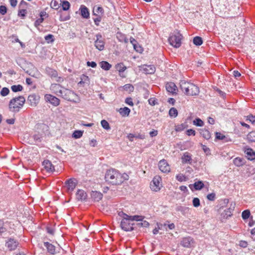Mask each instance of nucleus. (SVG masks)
<instances>
[{
    "instance_id": "obj_6",
    "label": "nucleus",
    "mask_w": 255,
    "mask_h": 255,
    "mask_svg": "<svg viewBox=\"0 0 255 255\" xmlns=\"http://www.w3.org/2000/svg\"><path fill=\"white\" fill-rule=\"evenodd\" d=\"M16 108V98H12L9 104V112L8 116L12 118L10 119H7L6 122L8 124H13L15 122V111Z\"/></svg>"
},
{
    "instance_id": "obj_42",
    "label": "nucleus",
    "mask_w": 255,
    "mask_h": 255,
    "mask_svg": "<svg viewBox=\"0 0 255 255\" xmlns=\"http://www.w3.org/2000/svg\"><path fill=\"white\" fill-rule=\"evenodd\" d=\"M104 13V9L101 6H98L94 8L93 10V14L98 15L99 14H103Z\"/></svg>"
},
{
    "instance_id": "obj_35",
    "label": "nucleus",
    "mask_w": 255,
    "mask_h": 255,
    "mask_svg": "<svg viewBox=\"0 0 255 255\" xmlns=\"http://www.w3.org/2000/svg\"><path fill=\"white\" fill-rule=\"evenodd\" d=\"M234 164L238 167L241 166L244 164L243 159L240 157H236L233 160Z\"/></svg>"
},
{
    "instance_id": "obj_47",
    "label": "nucleus",
    "mask_w": 255,
    "mask_h": 255,
    "mask_svg": "<svg viewBox=\"0 0 255 255\" xmlns=\"http://www.w3.org/2000/svg\"><path fill=\"white\" fill-rule=\"evenodd\" d=\"M83 131H81V130H75L73 134H72V136L73 137L75 138H80L82 135H83Z\"/></svg>"
},
{
    "instance_id": "obj_62",
    "label": "nucleus",
    "mask_w": 255,
    "mask_h": 255,
    "mask_svg": "<svg viewBox=\"0 0 255 255\" xmlns=\"http://www.w3.org/2000/svg\"><path fill=\"white\" fill-rule=\"evenodd\" d=\"M7 11V8L6 6L4 5H0V13L2 15H4L6 13Z\"/></svg>"
},
{
    "instance_id": "obj_12",
    "label": "nucleus",
    "mask_w": 255,
    "mask_h": 255,
    "mask_svg": "<svg viewBox=\"0 0 255 255\" xmlns=\"http://www.w3.org/2000/svg\"><path fill=\"white\" fill-rule=\"evenodd\" d=\"M158 167L160 170L164 173L169 172L170 170L169 164L165 159H162L159 162Z\"/></svg>"
},
{
    "instance_id": "obj_34",
    "label": "nucleus",
    "mask_w": 255,
    "mask_h": 255,
    "mask_svg": "<svg viewBox=\"0 0 255 255\" xmlns=\"http://www.w3.org/2000/svg\"><path fill=\"white\" fill-rule=\"evenodd\" d=\"M60 5L62 6V9L64 11L68 10L70 7V3L67 0H60Z\"/></svg>"
},
{
    "instance_id": "obj_2",
    "label": "nucleus",
    "mask_w": 255,
    "mask_h": 255,
    "mask_svg": "<svg viewBox=\"0 0 255 255\" xmlns=\"http://www.w3.org/2000/svg\"><path fill=\"white\" fill-rule=\"evenodd\" d=\"M119 215L123 218L121 222V227L123 230L127 232L131 231L133 230V225L134 224L131 223L130 221H142V219L144 218V217L142 216H129L123 212H120Z\"/></svg>"
},
{
    "instance_id": "obj_31",
    "label": "nucleus",
    "mask_w": 255,
    "mask_h": 255,
    "mask_svg": "<svg viewBox=\"0 0 255 255\" xmlns=\"http://www.w3.org/2000/svg\"><path fill=\"white\" fill-rule=\"evenodd\" d=\"M25 99L24 97L19 96L17 97V104L19 106H17V112L19 111V109L24 104Z\"/></svg>"
},
{
    "instance_id": "obj_58",
    "label": "nucleus",
    "mask_w": 255,
    "mask_h": 255,
    "mask_svg": "<svg viewBox=\"0 0 255 255\" xmlns=\"http://www.w3.org/2000/svg\"><path fill=\"white\" fill-rule=\"evenodd\" d=\"M9 90L7 88H3L0 91V95L2 96H5L9 93Z\"/></svg>"
},
{
    "instance_id": "obj_32",
    "label": "nucleus",
    "mask_w": 255,
    "mask_h": 255,
    "mask_svg": "<svg viewBox=\"0 0 255 255\" xmlns=\"http://www.w3.org/2000/svg\"><path fill=\"white\" fill-rule=\"evenodd\" d=\"M101 67L105 70H109L112 67V65L107 61H103L100 63Z\"/></svg>"
},
{
    "instance_id": "obj_17",
    "label": "nucleus",
    "mask_w": 255,
    "mask_h": 255,
    "mask_svg": "<svg viewBox=\"0 0 255 255\" xmlns=\"http://www.w3.org/2000/svg\"><path fill=\"white\" fill-rule=\"evenodd\" d=\"M235 206V203L231 204V206L228 209L225 210L224 212L222 214V216L224 218L227 219L228 217H231L233 214V212L234 210Z\"/></svg>"
},
{
    "instance_id": "obj_24",
    "label": "nucleus",
    "mask_w": 255,
    "mask_h": 255,
    "mask_svg": "<svg viewBox=\"0 0 255 255\" xmlns=\"http://www.w3.org/2000/svg\"><path fill=\"white\" fill-rule=\"evenodd\" d=\"M127 137L129 141H133V138H138V139H144L145 135L144 134H140V133H138V134H134L132 133H129Z\"/></svg>"
},
{
    "instance_id": "obj_14",
    "label": "nucleus",
    "mask_w": 255,
    "mask_h": 255,
    "mask_svg": "<svg viewBox=\"0 0 255 255\" xmlns=\"http://www.w3.org/2000/svg\"><path fill=\"white\" fill-rule=\"evenodd\" d=\"M65 184L67 185V188L68 191H72L77 185V181L75 178H70L65 182Z\"/></svg>"
},
{
    "instance_id": "obj_29",
    "label": "nucleus",
    "mask_w": 255,
    "mask_h": 255,
    "mask_svg": "<svg viewBox=\"0 0 255 255\" xmlns=\"http://www.w3.org/2000/svg\"><path fill=\"white\" fill-rule=\"evenodd\" d=\"M200 133L206 139H209L211 137V133L206 128L201 129Z\"/></svg>"
},
{
    "instance_id": "obj_61",
    "label": "nucleus",
    "mask_w": 255,
    "mask_h": 255,
    "mask_svg": "<svg viewBox=\"0 0 255 255\" xmlns=\"http://www.w3.org/2000/svg\"><path fill=\"white\" fill-rule=\"evenodd\" d=\"M27 3L24 1L23 0H21L19 4V8L26 9L27 6Z\"/></svg>"
},
{
    "instance_id": "obj_57",
    "label": "nucleus",
    "mask_w": 255,
    "mask_h": 255,
    "mask_svg": "<svg viewBox=\"0 0 255 255\" xmlns=\"http://www.w3.org/2000/svg\"><path fill=\"white\" fill-rule=\"evenodd\" d=\"M207 198L209 201H213L215 200L216 194L215 193H211L207 195Z\"/></svg>"
},
{
    "instance_id": "obj_53",
    "label": "nucleus",
    "mask_w": 255,
    "mask_h": 255,
    "mask_svg": "<svg viewBox=\"0 0 255 255\" xmlns=\"http://www.w3.org/2000/svg\"><path fill=\"white\" fill-rule=\"evenodd\" d=\"M44 20V18H38L37 19H36L35 20V21L34 22V26L37 28L38 29V27L40 25V24L41 23H42L43 22Z\"/></svg>"
},
{
    "instance_id": "obj_64",
    "label": "nucleus",
    "mask_w": 255,
    "mask_h": 255,
    "mask_svg": "<svg viewBox=\"0 0 255 255\" xmlns=\"http://www.w3.org/2000/svg\"><path fill=\"white\" fill-rule=\"evenodd\" d=\"M125 103L130 106H133L132 99L131 98H127L125 100Z\"/></svg>"
},
{
    "instance_id": "obj_3",
    "label": "nucleus",
    "mask_w": 255,
    "mask_h": 255,
    "mask_svg": "<svg viewBox=\"0 0 255 255\" xmlns=\"http://www.w3.org/2000/svg\"><path fill=\"white\" fill-rule=\"evenodd\" d=\"M180 84L181 89L186 95L196 96L199 93V87L191 83L181 81Z\"/></svg>"
},
{
    "instance_id": "obj_13",
    "label": "nucleus",
    "mask_w": 255,
    "mask_h": 255,
    "mask_svg": "<svg viewBox=\"0 0 255 255\" xmlns=\"http://www.w3.org/2000/svg\"><path fill=\"white\" fill-rule=\"evenodd\" d=\"M40 97L39 96L33 94L30 95L27 99V102L31 106H36L39 103Z\"/></svg>"
},
{
    "instance_id": "obj_51",
    "label": "nucleus",
    "mask_w": 255,
    "mask_h": 255,
    "mask_svg": "<svg viewBox=\"0 0 255 255\" xmlns=\"http://www.w3.org/2000/svg\"><path fill=\"white\" fill-rule=\"evenodd\" d=\"M157 226H158V227L155 228L154 229H153V230L152 231L153 234L154 235L157 234L158 233L159 230L161 229L162 227H163L164 228H165L166 227V224H165V223H164L163 224H160V225L157 224Z\"/></svg>"
},
{
    "instance_id": "obj_27",
    "label": "nucleus",
    "mask_w": 255,
    "mask_h": 255,
    "mask_svg": "<svg viewBox=\"0 0 255 255\" xmlns=\"http://www.w3.org/2000/svg\"><path fill=\"white\" fill-rule=\"evenodd\" d=\"M76 196L79 200H83L86 198L87 194L84 190L79 189L76 193Z\"/></svg>"
},
{
    "instance_id": "obj_28",
    "label": "nucleus",
    "mask_w": 255,
    "mask_h": 255,
    "mask_svg": "<svg viewBox=\"0 0 255 255\" xmlns=\"http://www.w3.org/2000/svg\"><path fill=\"white\" fill-rule=\"evenodd\" d=\"M118 111L122 117H128L130 112V110L128 107H124L120 108Z\"/></svg>"
},
{
    "instance_id": "obj_40",
    "label": "nucleus",
    "mask_w": 255,
    "mask_h": 255,
    "mask_svg": "<svg viewBox=\"0 0 255 255\" xmlns=\"http://www.w3.org/2000/svg\"><path fill=\"white\" fill-rule=\"evenodd\" d=\"M59 0H52L51 2V8L58 9L60 7V4L59 3Z\"/></svg>"
},
{
    "instance_id": "obj_30",
    "label": "nucleus",
    "mask_w": 255,
    "mask_h": 255,
    "mask_svg": "<svg viewBox=\"0 0 255 255\" xmlns=\"http://www.w3.org/2000/svg\"><path fill=\"white\" fill-rule=\"evenodd\" d=\"M192 185H190L189 187L191 189V186ZM193 186H194V188L195 190H201L204 186V184L203 182L201 181H198L197 182H195L193 184Z\"/></svg>"
},
{
    "instance_id": "obj_21",
    "label": "nucleus",
    "mask_w": 255,
    "mask_h": 255,
    "mask_svg": "<svg viewBox=\"0 0 255 255\" xmlns=\"http://www.w3.org/2000/svg\"><path fill=\"white\" fill-rule=\"evenodd\" d=\"M44 246L46 248L47 252L51 255L56 254V248L52 244L48 242H44Z\"/></svg>"
},
{
    "instance_id": "obj_49",
    "label": "nucleus",
    "mask_w": 255,
    "mask_h": 255,
    "mask_svg": "<svg viewBox=\"0 0 255 255\" xmlns=\"http://www.w3.org/2000/svg\"><path fill=\"white\" fill-rule=\"evenodd\" d=\"M193 124L198 127L204 126V122L199 118H196L193 121Z\"/></svg>"
},
{
    "instance_id": "obj_45",
    "label": "nucleus",
    "mask_w": 255,
    "mask_h": 255,
    "mask_svg": "<svg viewBox=\"0 0 255 255\" xmlns=\"http://www.w3.org/2000/svg\"><path fill=\"white\" fill-rule=\"evenodd\" d=\"M186 125L184 124H181L175 126V130L177 132H180L186 128Z\"/></svg>"
},
{
    "instance_id": "obj_22",
    "label": "nucleus",
    "mask_w": 255,
    "mask_h": 255,
    "mask_svg": "<svg viewBox=\"0 0 255 255\" xmlns=\"http://www.w3.org/2000/svg\"><path fill=\"white\" fill-rule=\"evenodd\" d=\"M166 89L167 92L172 94H176L177 91V87L173 82H169L166 84Z\"/></svg>"
},
{
    "instance_id": "obj_41",
    "label": "nucleus",
    "mask_w": 255,
    "mask_h": 255,
    "mask_svg": "<svg viewBox=\"0 0 255 255\" xmlns=\"http://www.w3.org/2000/svg\"><path fill=\"white\" fill-rule=\"evenodd\" d=\"M169 115L171 117L175 118L178 115V111L175 108H171L169 111Z\"/></svg>"
},
{
    "instance_id": "obj_48",
    "label": "nucleus",
    "mask_w": 255,
    "mask_h": 255,
    "mask_svg": "<svg viewBox=\"0 0 255 255\" xmlns=\"http://www.w3.org/2000/svg\"><path fill=\"white\" fill-rule=\"evenodd\" d=\"M123 88L125 91L128 92H132L134 90L133 86L131 84H126L124 86Z\"/></svg>"
},
{
    "instance_id": "obj_10",
    "label": "nucleus",
    "mask_w": 255,
    "mask_h": 255,
    "mask_svg": "<svg viewBox=\"0 0 255 255\" xmlns=\"http://www.w3.org/2000/svg\"><path fill=\"white\" fill-rule=\"evenodd\" d=\"M64 87L58 84H52L50 87V90L51 92L57 96L60 97L62 94V91Z\"/></svg>"
},
{
    "instance_id": "obj_36",
    "label": "nucleus",
    "mask_w": 255,
    "mask_h": 255,
    "mask_svg": "<svg viewBox=\"0 0 255 255\" xmlns=\"http://www.w3.org/2000/svg\"><path fill=\"white\" fill-rule=\"evenodd\" d=\"M216 138L219 140H224L226 142L231 141V139H228L227 137H226L224 135L219 132H216Z\"/></svg>"
},
{
    "instance_id": "obj_56",
    "label": "nucleus",
    "mask_w": 255,
    "mask_h": 255,
    "mask_svg": "<svg viewBox=\"0 0 255 255\" xmlns=\"http://www.w3.org/2000/svg\"><path fill=\"white\" fill-rule=\"evenodd\" d=\"M81 80H83L84 81V82H85V83H86V84H88V85L89 84L90 79L89 78V77L87 76H86L84 74L82 75L81 76Z\"/></svg>"
},
{
    "instance_id": "obj_20",
    "label": "nucleus",
    "mask_w": 255,
    "mask_h": 255,
    "mask_svg": "<svg viewBox=\"0 0 255 255\" xmlns=\"http://www.w3.org/2000/svg\"><path fill=\"white\" fill-rule=\"evenodd\" d=\"M246 157L250 160H253L255 159V152L251 148H245Z\"/></svg>"
},
{
    "instance_id": "obj_52",
    "label": "nucleus",
    "mask_w": 255,
    "mask_h": 255,
    "mask_svg": "<svg viewBox=\"0 0 255 255\" xmlns=\"http://www.w3.org/2000/svg\"><path fill=\"white\" fill-rule=\"evenodd\" d=\"M44 38L45 40L47 42V43L53 42L54 40V36L51 34L46 35Z\"/></svg>"
},
{
    "instance_id": "obj_16",
    "label": "nucleus",
    "mask_w": 255,
    "mask_h": 255,
    "mask_svg": "<svg viewBox=\"0 0 255 255\" xmlns=\"http://www.w3.org/2000/svg\"><path fill=\"white\" fill-rule=\"evenodd\" d=\"M42 165L47 172H53L55 170L54 166L49 160H44L42 162Z\"/></svg>"
},
{
    "instance_id": "obj_9",
    "label": "nucleus",
    "mask_w": 255,
    "mask_h": 255,
    "mask_svg": "<svg viewBox=\"0 0 255 255\" xmlns=\"http://www.w3.org/2000/svg\"><path fill=\"white\" fill-rule=\"evenodd\" d=\"M96 39L95 41V46L100 51H102L105 48V39L101 34H97L96 35Z\"/></svg>"
},
{
    "instance_id": "obj_11",
    "label": "nucleus",
    "mask_w": 255,
    "mask_h": 255,
    "mask_svg": "<svg viewBox=\"0 0 255 255\" xmlns=\"http://www.w3.org/2000/svg\"><path fill=\"white\" fill-rule=\"evenodd\" d=\"M44 98L46 102L50 103L54 106L56 107L60 104V100L51 94H46Z\"/></svg>"
},
{
    "instance_id": "obj_8",
    "label": "nucleus",
    "mask_w": 255,
    "mask_h": 255,
    "mask_svg": "<svg viewBox=\"0 0 255 255\" xmlns=\"http://www.w3.org/2000/svg\"><path fill=\"white\" fill-rule=\"evenodd\" d=\"M46 74L52 79H55L58 82H62L64 81L63 77H59L57 71L50 67H46L45 69Z\"/></svg>"
},
{
    "instance_id": "obj_23",
    "label": "nucleus",
    "mask_w": 255,
    "mask_h": 255,
    "mask_svg": "<svg viewBox=\"0 0 255 255\" xmlns=\"http://www.w3.org/2000/svg\"><path fill=\"white\" fill-rule=\"evenodd\" d=\"M143 69L145 73L147 74H153L155 71V67L152 65H145L143 66Z\"/></svg>"
},
{
    "instance_id": "obj_54",
    "label": "nucleus",
    "mask_w": 255,
    "mask_h": 255,
    "mask_svg": "<svg viewBox=\"0 0 255 255\" xmlns=\"http://www.w3.org/2000/svg\"><path fill=\"white\" fill-rule=\"evenodd\" d=\"M192 202L193 205L195 207H198L200 205V201L198 198H194Z\"/></svg>"
},
{
    "instance_id": "obj_46",
    "label": "nucleus",
    "mask_w": 255,
    "mask_h": 255,
    "mask_svg": "<svg viewBox=\"0 0 255 255\" xmlns=\"http://www.w3.org/2000/svg\"><path fill=\"white\" fill-rule=\"evenodd\" d=\"M27 12L26 9H23V8L21 9L19 8V9L18 12V15L19 17H21L22 18H24L25 17V16H26Z\"/></svg>"
},
{
    "instance_id": "obj_5",
    "label": "nucleus",
    "mask_w": 255,
    "mask_h": 255,
    "mask_svg": "<svg viewBox=\"0 0 255 255\" xmlns=\"http://www.w3.org/2000/svg\"><path fill=\"white\" fill-rule=\"evenodd\" d=\"M182 38V35L179 32H176L170 34L168 41L174 47L178 48L181 45Z\"/></svg>"
},
{
    "instance_id": "obj_55",
    "label": "nucleus",
    "mask_w": 255,
    "mask_h": 255,
    "mask_svg": "<svg viewBox=\"0 0 255 255\" xmlns=\"http://www.w3.org/2000/svg\"><path fill=\"white\" fill-rule=\"evenodd\" d=\"M176 179L178 181H180V182H182L183 181H185L186 179V177L185 176V175L182 174H177L176 176Z\"/></svg>"
},
{
    "instance_id": "obj_63",
    "label": "nucleus",
    "mask_w": 255,
    "mask_h": 255,
    "mask_svg": "<svg viewBox=\"0 0 255 255\" xmlns=\"http://www.w3.org/2000/svg\"><path fill=\"white\" fill-rule=\"evenodd\" d=\"M143 219L144 218L142 219V221H141L142 222L141 223H139L138 224L143 227H148L149 226V223L147 221L143 220Z\"/></svg>"
},
{
    "instance_id": "obj_37",
    "label": "nucleus",
    "mask_w": 255,
    "mask_h": 255,
    "mask_svg": "<svg viewBox=\"0 0 255 255\" xmlns=\"http://www.w3.org/2000/svg\"><path fill=\"white\" fill-rule=\"evenodd\" d=\"M31 137L34 139V141L35 144H38L41 142L42 139L41 134L38 133H35L33 134Z\"/></svg>"
},
{
    "instance_id": "obj_43",
    "label": "nucleus",
    "mask_w": 255,
    "mask_h": 255,
    "mask_svg": "<svg viewBox=\"0 0 255 255\" xmlns=\"http://www.w3.org/2000/svg\"><path fill=\"white\" fill-rule=\"evenodd\" d=\"M247 139L250 142H255V131L250 132L247 135Z\"/></svg>"
},
{
    "instance_id": "obj_39",
    "label": "nucleus",
    "mask_w": 255,
    "mask_h": 255,
    "mask_svg": "<svg viewBox=\"0 0 255 255\" xmlns=\"http://www.w3.org/2000/svg\"><path fill=\"white\" fill-rule=\"evenodd\" d=\"M193 43L197 46H200L203 43L202 39L199 36L195 37L193 39Z\"/></svg>"
},
{
    "instance_id": "obj_7",
    "label": "nucleus",
    "mask_w": 255,
    "mask_h": 255,
    "mask_svg": "<svg viewBox=\"0 0 255 255\" xmlns=\"http://www.w3.org/2000/svg\"><path fill=\"white\" fill-rule=\"evenodd\" d=\"M162 187V179L159 175L154 176L150 183V188L152 191L158 192Z\"/></svg>"
},
{
    "instance_id": "obj_19",
    "label": "nucleus",
    "mask_w": 255,
    "mask_h": 255,
    "mask_svg": "<svg viewBox=\"0 0 255 255\" xmlns=\"http://www.w3.org/2000/svg\"><path fill=\"white\" fill-rule=\"evenodd\" d=\"M80 14L83 18H89L90 12L88 8L84 5H81L79 9Z\"/></svg>"
},
{
    "instance_id": "obj_4",
    "label": "nucleus",
    "mask_w": 255,
    "mask_h": 255,
    "mask_svg": "<svg viewBox=\"0 0 255 255\" xmlns=\"http://www.w3.org/2000/svg\"><path fill=\"white\" fill-rule=\"evenodd\" d=\"M60 97L74 103H79L80 101L79 97L73 91L65 88H63L62 95Z\"/></svg>"
},
{
    "instance_id": "obj_60",
    "label": "nucleus",
    "mask_w": 255,
    "mask_h": 255,
    "mask_svg": "<svg viewBox=\"0 0 255 255\" xmlns=\"http://www.w3.org/2000/svg\"><path fill=\"white\" fill-rule=\"evenodd\" d=\"M247 121H249L252 124H255V116L249 115L247 117Z\"/></svg>"
},
{
    "instance_id": "obj_18",
    "label": "nucleus",
    "mask_w": 255,
    "mask_h": 255,
    "mask_svg": "<svg viewBox=\"0 0 255 255\" xmlns=\"http://www.w3.org/2000/svg\"><path fill=\"white\" fill-rule=\"evenodd\" d=\"M181 159L183 164L187 163L190 164L192 163V155L188 152L183 153Z\"/></svg>"
},
{
    "instance_id": "obj_1",
    "label": "nucleus",
    "mask_w": 255,
    "mask_h": 255,
    "mask_svg": "<svg viewBox=\"0 0 255 255\" xmlns=\"http://www.w3.org/2000/svg\"><path fill=\"white\" fill-rule=\"evenodd\" d=\"M105 179L107 183L114 185L122 184L126 178L124 175L121 173L119 171L114 168H110L106 171Z\"/></svg>"
},
{
    "instance_id": "obj_15",
    "label": "nucleus",
    "mask_w": 255,
    "mask_h": 255,
    "mask_svg": "<svg viewBox=\"0 0 255 255\" xmlns=\"http://www.w3.org/2000/svg\"><path fill=\"white\" fill-rule=\"evenodd\" d=\"M194 243L193 238L188 237L182 239L181 242V245L186 248H190Z\"/></svg>"
},
{
    "instance_id": "obj_26",
    "label": "nucleus",
    "mask_w": 255,
    "mask_h": 255,
    "mask_svg": "<svg viewBox=\"0 0 255 255\" xmlns=\"http://www.w3.org/2000/svg\"><path fill=\"white\" fill-rule=\"evenodd\" d=\"M91 197L95 201H99L102 199L103 194L100 192L93 191L91 193Z\"/></svg>"
},
{
    "instance_id": "obj_33",
    "label": "nucleus",
    "mask_w": 255,
    "mask_h": 255,
    "mask_svg": "<svg viewBox=\"0 0 255 255\" xmlns=\"http://www.w3.org/2000/svg\"><path fill=\"white\" fill-rule=\"evenodd\" d=\"M116 37L118 40L120 42H125L127 43L128 41V39L126 38V35L121 32H117Z\"/></svg>"
},
{
    "instance_id": "obj_44",
    "label": "nucleus",
    "mask_w": 255,
    "mask_h": 255,
    "mask_svg": "<svg viewBox=\"0 0 255 255\" xmlns=\"http://www.w3.org/2000/svg\"><path fill=\"white\" fill-rule=\"evenodd\" d=\"M251 215V212L249 210H246L244 211L242 213V217L243 219H248Z\"/></svg>"
},
{
    "instance_id": "obj_25",
    "label": "nucleus",
    "mask_w": 255,
    "mask_h": 255,
    "mask_svg": "<svg viewBox=\"0 0 255 255\" xmlns=\"http://www.w3.org/2000/svg\"><path fill=\"white\" fill-rule=\"evenodd\" d=\"M6 246L10 251L15 250L16 249V242L14 239H9L6 243Z\"/></svg>"
},
{
    "instance_id": "obj_50",
    "label": "nucleus",
    "mask_w": 255,
    "mask_h": 255,
    "mask_svg": "<svg viewBox=\"0 0 255 255\" xmlns=\"http://www.w3.org/2000/svg\"><path fill=\"white\" fill-rule=\"evenodd\" d=\"M101 124L102 127L104 129H105L106 130H109L110 129V126L109 125V124L108 123V122L107 121H106L105 120H103L101 121Z\"/></svg>"
},
{
    "instance_id": "obj_38",
    "label": "nucleus",
    "mask_w": 255,
    "mask_h": 255,
    "mask_svg": "<svg viewBox=\"0 0 255 255\" xmlns=\"http://www.w3.org/2000/svg\"><path fill=\"white\" fill-rule=\"evenodd\" d=\"M116 68L119 72V73H122L126 70L127 67L123 63H120L117 64L116 65Z\"/></svg>"
},
{
    "instance_id": "obj_59",
    "label": "nucleus",
    "mask_w": 255,
    "mask_h": 255,
    "mask_svg": "<svg viewBox=\"0 0 255 255\" xmlns=\"http://www.w3.org/2000/svg\"><path fill=\"white\" fill-rule=\"evenodd\" d=\"M186 134L188 136L193 135L195 136L196 134V131L192 129H187L186 131Z\"/></svg>"
}]
</instances>
